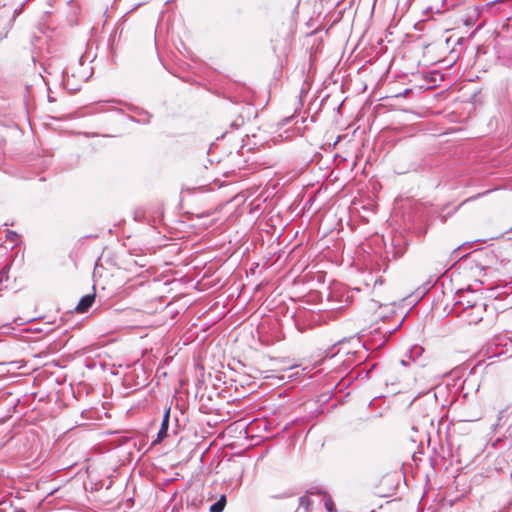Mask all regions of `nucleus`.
Returning <instances> with one entry per match:
<instances>
[{
	"instance_id": "nucleus-1",
	"label": "nucleus",
	"mask_w": 512,
	"mask_h": 512,
	"mask_svg": "<svg viewBox=\"0 0 512 512\" xmlns=\"http://www.w3.org/2000/svg\"><path fill=\"white\" fill-rule=\"evenodd\" d=\"M32 46L31 57L34 64L39 63L42 72L40 76L47 82V76H54L61 79L66 86H69L70 77L80 81L88 79V71L83 69V57L77 61L78 67H64L63 61L59 57L51 56L47 47V39L42 35H33L30 39Z\"/></svg>"
},
{
	"instance_id": "nucleus-2",
	"label": "nucleus",
	"mask_w": 512,
	"mask_h": 512,
	"mask_svg": "<svg viewBox=\"0 0 512 512\" xmlns=\"http://www.w3.org/2000/svg\"><path fill=\"white\" fill-rule=\"evenodd\" d=\"M29 0H0V28L7 35L15 19L21 14Z\"/></svg>"
},
{
	"instance_id": "nucleus-3",
	"label": "nucleus",
	"mask_w": 512,
	"mask_h": 512,
	"mask_svg": "<svg viewBox=\"0 0 512 512\" xmlns=\"http://www.w3.org/2000/svg\"><path fill=\"white\" fill-rule=\"evenodd\" d=\"M486 311V304L483 302L466 301V306L461 313V317L469 325L478 324L484 316Z\"/></svg>"
},
{
	"instance_id": "nucleus-4",
	"label": "nucleus",
	"mask_w": 512,
	"mask_h": 512,
	"mask_svg": "<svg viewBox=\"0 0 512 512\" xmlns=\"http://www.w3.org/2000/svg\"><path fill=\"white\" fill-rule=\"evenodd\" d=\"M169 422H170V407L168 409H166V411L163 415L161 427L159 429L157 438L154 441V443H160L163 441L164 438H166L168 436Z\"/></svg>"
},
{
	"instance_id": "nucleus-5",
	"label": "nucleus",
	"mask_w": 512,
	"mask_h": 512,
	"mask_svg": "<svg viewBox=\"0 0 512 512\" xmlns=\"http://www.w3.org/2000/svg\"><path fill=\"white\" fill-rule=\"evenodd\" d=\"M94 300H95L94 294H87V295L83 296L75 308L76 312L85 313L92 306Z\"/></svg>"
},
{
	"instance_id": "nucleus-6",
	"label": "nucleus",
	"mask_w": 512,
	"mask_h": 512,
	"mask_svg": "<svg viewBox=\"0 0 512 512\" xmlns=\"http://www.w3.org/2000/svg\"><path fill=\"white\" fill-rule=\"evenodd\" d=\"M226 502V495H221L220 498L210 506L209 512H223Z\"/></svg>"
},
{
	"instance_id": "nucleus-7",
	"label": "nucleus",
	"mask_w": 512,
	"mask_h": 512,
	"mask_svg": "<svg viewBox=\"0 0 512 512\" xmlns=\"http://www.w3.org/2000/svg\"><path fill=\"white\" fill-rule=\"evenodd\" d=\"M318 495L322 496V500L324 502V507L327 512H335V505L332 498L326 493H318Z\"/></svg>"
},
{
	"instance_id": "nucleus-8",
	"label": "nucleus",
	"mask_w": 512,
	"mask_h": 512,
	"mask_svg": "<svg viewBox=\"0 0 512 512\" xmlns=\"http://www.w3.org/2000/svg\"><path fill=\"white\" fill-rule=\"evenodd\" d=\"M6 239H7L8 241H10L11 243H13V244H15V245H16V244L19 242V240H20V236H19V234H18L17 232H15V231L7 230V231H6Z\"/></svg>"
},
{
	"instance_id": "nucleus-9",
	"label": "nucleus",
	"mask_w": 512,
	"mask_h": 512,
	"mask_svg": "<svg viewBox=\"0 0 512 512\" xmlns=\"http://www.w3.org/2000/svg\"><path fill=\"white\" fill-rule=\"evenodd\" d=\"M9 270H10V265H5L1 270H0V285L6 281H8L9 279Z\"/></svg>"
},
{
	"instance_id": "nucleus-10",
	"label": "nucleus",
	"mask_w": 512,
	"mask_h": 512,
	"mask_svg": "<svg viewBox=\"0 0 512 512\" xmlns=\"http://www.w3.org/2000/svg\"><path fill=\"white\" fill-rule=\"evenodd\" d=\"M311 504V499L309 496H301L298 499V506L303 507L305 510H308L309 506Z\"/></svg>"
},
{
	"instance_id": "nucleus-11",
	"label": "nucleus",
	"mask_w": 512,
	"mask_h": 512,
	"mask_svg": "<svg viewBox=\"0 0 512 512\" xmlns=\"http://www.w3.org/2000/svg\"><path fill=\"white\" fill-rule=\"evenodd\" d=\"M423 352V348L420 347V346H414L411 350H410V358L413 360V361H416V359L422 354Z\"/></svg>"
},
{
	"instance_id": "nucleus-12",
	"label": "nucleus",
	"mask_w": 512,
	"mask_h": 512,
	"mask_svg": "<svg viewBox=\"0 0 512 512\" xmlns=\"http://www.w3.org/2000/svg\"><path fill=\"white\" fill-rule=\"evenodd\" d=\"M245 122V118L244 116H238L232 123H231V127L235 128V129H238L240 128Z\"/></svg>"
},
{
	"instance_id": "nucleus-13",
	"label": "nucleus",
	"mask_w": 512,
	"mask_h": 512,
	"mask_svg": "<svg viewBox=\"0 0 512 512\" xmlns=\"http://www.w3.org/2000/svg\"><path fill=\"white\" fill-rule=\"evenodd\" d=\"M250 90L247 88H244V95H243V101L248 102L250 100Z\"/></svg>"
},
{
	"instance_id": "nucleus-14",
	"label": "nucleus",
	"mask_w": 512,
	"mask_h": 512,
	"mask_svg": "<svg viewBox=\"0 0 512 512\" xmlns=\"http://www.w3.org/2000/svg\"><path fill=\"white\" fill-rule=\"evenodd\" d=\"M448 1L449 0H442V7L445 8V9H450L452 7H454L456 4H451V5H448Z\"/></svg>"
},
{
	"instance_id": "nucleus-15",
	"label": "nucleus",
	"mask_w": 512,
	"mask_h": 512,
	"mask_svg": "<svg viewBox=\"0 0 512 512\" xmlns=\"http://www.w3.org/2000/svg\"><path fill=\"white\" fill-rule=\"evenodd\" d=\"M15 512H26L24 509H16Z\"/></svg>"
},
{
	"instance_id": "nucleus-16",
	"label": "nucleus",
	"mask_w": 512,
	"mask_h": 512,
	"mask_svg": "<svg viewBox=\"0 0 512 512\" xmlns=\"http://www.w3.org/2000/svg\"><path fill=\"white\" fill-rule=\"evenodd\" d=\"M460 249V246L454 249V253Z\"/></svg>"
},
{
	"instance_id": "nucleus-17",
	"label": "nucleus",
	"mask_w": 512,
	"mask_h": 512,
	"mask_svg": "<svg viewBox=\"0 0 512 512\" xmlns=\"http://www.w3.org/2000/svg\"><path fill=\"white\" fill-rule=\"evenodd\" d=\"M401 364H402V365H406L405 360H401Z\"/></svg>"
}]
</instances>
